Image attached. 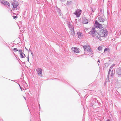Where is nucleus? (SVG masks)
I'll return each mask as SVG.
<instances>
[{"label":"nucleus","mask_w":121,"mask_h":121,"mask_svg":"<svg viewBox=\"0 0 121 121\" xmlns=\"http://www.w3.org/2000/svg\"><path fill=\"white\" fill-rule=\"evenodd\" d=\"M91 34L93 36L97 37L101 41L104 38L107 36L108 32L107 30L102 29L99 30L98 32H97L95 31V28H93L91 31Z\"/></svg>","instance_id":"f257e3e1"},{"label":"nucleus","mask_w":121,"mask_h":121,"mask_svg":"<svg viewBox=\"0 0 121 121\" xmlns=\"http://www.w3.org/2000/svg\"><path fill=\"white\" fill-rule=\"evenodd\" d=\"M18 3L17 2H14L13 3L12 8V7L10 8V7H9V9H11V10L12 12V10H14L16 9L17 8V7L18 5Z\"/></svg>","instance_id":"f03ea898"},{"label":"nucleus","mask_w":121,"mask_h":121,"mask_svg":"<svg viewBox=\"0 0 121 121\" xmlns=\"http://www.w3.org/2000/svg\"><path fill=\"white\" fill-rule=\"evenodd\" d=\"M82 10L80 9H77L74 14L77 17H79L81 14Z\"/></svg>","instance_id":"7ed1b4c3"},{"label":"nucleus","mask_w":121,"mask_h":121,"mask_svg":"<svg viewBox=\"0 0 121 121\" xmlns=\"http://www.w3.org/2000/svg\"><path fill=\"white\" fill-rule=\"evenodd\" d=\"M103 25H101L97 21H96L94 24V26L96 27L101 29L103 27L102 26Z\"/></svg>","instance_id":"20e7f679"},{"label":"nucleus","mask_w":121,"mask_h":121,"mask_svg":"<svg viewBox=\"0 0 121 121\" xmlns=\"http://www.w3.org/2000/svg\"><path fill=\"white\" fill-rule=\"evenodd\" d=\"M71 50L74 53H78L79 52V48H78L73 47L71 48Z\"/></svg>","instance_id":"39448f33"},{"label":"nucleus","mask_w":121,"mask_h":121,"mask_svg":"<svg viewBox=\"0 0 121 121\" xmlns=\"http://www.w3.org/2000/svg\"><path fill=\"white\" fill-rule=\"evenodd\" d=\"M83 47L85 51H87L89 52L90 51V47L88 45L84 46Z\"/></svg>","instance_id":"423d86ee"},{"label":"nucleus","mask_w":121,"mask_h":121,"mask_svg":"<svg viewBox=\"0 0 121 121\" xmlns=\"http://www.w3.org/2000/svg\"><path fill=\"white\" fill-rule=\"evenodd\" d=\"M19 51L20 52L21 57L22 58H25L26 56L22 52V50H20Z\"/></svg>","instance_id":"0eeeda50"},{"label":"nucleus","mask_w":121,"mask_h":121,"mask_svg":"<svg viewBox=\"0 0 121 121\" xmlns=\"http://www.w3.org/2000/svg\"><path fill=\"white\" fill-rule=\"evenodd\" d=\"M2 2L3 4L4 5H7L8 7H10V4L8 2H7L6 1L3 0L2 1Z\"/></svg>","instance_id":"6e6552de"},{"label":"nucleus","mask_w":121,"mask_h":121,"mask_svg":"<svg viewBox=\"0 0 121 121\" xmlns=\"http://www.w3.org/2000/svg\"><path fill=\"white\" fill-rule=\"evenodd\" d=\"M117 72L118 74L121 75V68H118L117 70Z\"/></svg>","instance_id":"1a4fd4ad"},{"label":"nucleus","mask_w":121,"mask_h":121,"mask_svg":"<svg viewBox=\"0 0 121 121\" xmlns=\"http://www.w3.org/2000/svg\"><path fill=\"white\" fill-rule=\"evenodd\" d=\"M77 34L78 35V37L79 38L81 39L82 38V35L81 33L80 32H78L77 33Z\"/></svg>","instance_id":"9d476101"},{"label":"nucleus","mask_w":121,"mask_h":121,"mask_svg":"<svg viewBox=\"0 0 121 121\" xmlns=\"http://www.w3.org/2000/svg\"><path fill=\"white\" fill-rule=\"evenodd\" d=\"M99 21L101 22H103L104 21H105L104 18H103L101 17H99Z\"/></svg>","instance_id":"9b49d317"},{"label":"nucleus","mask_w":121,"mask_h":121,"mask_svg":"<svg viewBox=\"0 0 121 121\" xmlns=\"http://www.w3.org/2000/svg\"><path fill=\"white\" fill-rule=\"evenodd\" d=\"M38 74L39 75H42V70L41 69H37Z\"/></svg>","instance_id":"f8f14e48"},{"label":"nucleus","mask_w":121,"mask_h":121,"mask_svg":"<svg viewBox=\"0 0 121 121\" xmlns=\"http://www.w3.org/2000/svg\"><path fill=\"white\" fill-rule=\"evenodd\" d=\"M88 23V21L87 20L84 19L83 22V23L84 24H87Z\"/></svg>","instance_id":"ddd939ff"},{"label":"nucleus","mask_w":121,"mask_h":121,"mask_svg":"<svg viewBox=\"0 0 121 121\" xmlns=\"http://www.w3.org/2000/svg\"><path fill=\"white\" fill-rule=\"evenodd\" d=\"M102 48V47L101 46H99L98 48V49L100 51L101 50Z\"/></svg>","instance_id":"4468645a"},{"label":"nucleus","mask_w":121,"mask_h":121,"mask_svg":"<svg viewBox=\"0 0 121 121\" xmlns=\"http://www.w3.org/2000/svg\"><path fill=\"white\" fill-rule=\"evenodd\" d=\"M109 48H106L104 50V52H105L107 51H109Z\"/></svg>","instance_id":"2eb2a0df"},{"label":"nucleus","mask_w":121,"mask_h":121,"mask_svg":"<svg viewBox=\"0 0 121 121\" xmlns=\"http://www.w3.org/2000/svg\"><path fill=\"white\" fill-rule=\"evenodd\" d=\"M13 50L15 52L18 51V50L17 49V48H14Z\"/></svg>","instance_id":"dca6fc26"},{"label":"nucleus","mask_w":121,"mask_h":121,"mask_svg":"<svg viewBox=\"0 0 121 121\" xmlns=\"http://www.w3.org/2000/svg\"><path fill=\"white\" fill-rule=\"evenodd\" d=\"M17 16H13V19H15L16 18H17Z\"/></svg>","instance_id":"f3484780"},{"label":"nucleus","mask_w":121,"mask_h":121,"mask_svg":"<svg viewBox=\"0 0 121 121\" xmlns=\"http://www.w3.org/2000/svg\"><path fill=\"white\" fill-rule=\"evenodd\" d=\"M96 9H94V10H93V9H92V11L93 12H94L95 11V10Z\"/></svg>","instance_id":"a211bd4d"},{"label":"nucleus","mask_w":121,"mask_h":121,"mask_svg":"<svg viewBox=\"0 0 121 121\" xmlns=\"http://www.w3.org/2000/svg\"><path fill=\"white\" fill-rule=\"evenodd\" d=\"M113 75V73H112L111 74V76H112Z\"/></svg>","instance_id":"6ab92c4d"},{"label":"nucleus","mask_w":121,"mask_h":121,"mask_svg":"<svg viewBox=\"0 0 121 121\" xmlns=\"http://www.w3.org/2000/svg\"><path fill=\"white\" fill-rule=\"evenodd\" d=\"M107 24V22L106 21H105V24H103V25H106Z\"/></svg>","instance_id":"aec40b11"},{"label":"nucleus","mask_w":121,"mask_h":121,"mask_svg":"<svg viewBox=\"0 0 121 121\" xmlns=\"http://www.w3.org/2000/svg\"><path fill=\"white\" fill-rule=\"evenodd\" d=\"M73 33L74 34V35L75 34V32H74V28H73Z\"/></svg>","instance_id":"412c9836"},{"label":"nucleus","mask_w":121,"mask_h":121,"mask_svg":"<svg viewBox=\"0 0 121 121\" xmlns=\"http://www.w3.org/2000/svg\"><path fill=\"white\" fill-rule=\"evenodd\" d=\"M29 57H28V60H29Z\"/></svg>","instance_id":"4be33fe9"},{"label":"nucleus","mask_w":121,"mask_h":121,"mask_svg":"<svg viewBox=\"0 0 121 121\" xmlns=\"http://www.w3.org/2000/svg\"><path fill=\"white\" fill-rule=\"evenodd\" d=\"M69 1H72V0H69Z\"/></svg>","instance_id":"5701e85b"},{"label":"nucleus","mask_w":121,"mask_h":121,"mask_svg":"<svg viewBox=\"0 0 121 121\" xmlns=\"http://www.w3.org/2000/svg\"><path fill=\"white\" fill-rule=\"evenodd\" d=\"M107 121H110V120H108Z\"/></svg>","instance_id":"b1692460"},{"label":"nucleus","mask_w":121,"mask_h":121,"mask_svg":"<svg viewBox=\"0 0 121 121\" xmlns=\"http://www.w3.org/2000/svg\"><path fill=\"white\" fill-rule=\"evenodd\" d=\"M98 61L99 62V60H98Z\"/></svg>","instance_id":"393cba45"}]
</instances>
